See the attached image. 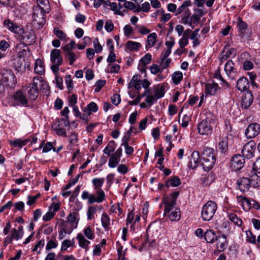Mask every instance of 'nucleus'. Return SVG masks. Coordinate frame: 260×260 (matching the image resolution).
Instances as JSON below:
<instances>
[{
	"mask_svg": "<svg viewBox=\"0 0 260 260\" xmlns=\"http://www.w3.org/2000/svg\"><path fill=\"white\" fill-rule=\"evenodd\" d=\"M168 197H166L163 200V203L165 204V213L167 214V213H169L172 209V208L175 205L173 204L171 202H170L169 200Z\"/></svg>",
	"mask_w": 260,
	"mask_h": 260,
	"instance_id": "obj_41",
	"label": "nucleus"
},
{
	"mask_svg": "<svg viewBox=\"0 0 260 260\" xmlns=\"http://www.w3.org/2000/svg\"><path fill=\"white\" fill-rule=\"evenodd\" d=\"M190 13L189 10L186 11L184 15L182 18V21L183 23L184 24H188L190 26H192V21H191V18H190Z\"/></svg>",
	"mask_w": 260,
	"mask_h": 260,
	"instance_id": "obj_49",
	"label": "nucleus"
},
{
	"mask_svg": "<svg viewBox=\"0 0 260 260\" xmlns=\"http://www.w3.org/2000/svg\"><path fill=\"white\" fill-rule=\"evenodd\" d=\"M255 149V144L253 141L247 143L243 146L241 152L244 157L250 158L254 156V152Z\"/></svg>",
	"mask_w": 260,
	"mask_h": 260,
	"instance_id": "obj_7",
	"label": "nucleus"
},
{
	"mask_svg": "<svg viewBox=\"0 0 260 260\" xmlns=\"http://www.w3.org/2000/svg\"><path fill=\"white\" fill-rule=\"evenodd\" d=\"M65 56L69 60V63L72 65L76 59V54L72 51L71 52L66 53Z\"/></svg>",
	"mask_w": 260,
	"mask_h": 260,
	"instance_id": "obj_51",
	"label": "nucleus"
},
{
	"mask_svg": "<svg viewBox=\"0 0 260 260\" xmlns=\"http://www.w3.org/2000/svg\"><path fill=\"white\" fill-rule=\"evenodd\" d=\"M249 87V82L246 77L244 76L241 77L237 81L236 88L237 89L241 91H245L247 90Z\"/></svg>",
	"mask_w": 260,
	"mask_h": 260,
	"instance_id": "obj_12",
	"label": "nucleus"
},
{
	"mask_svg": "<svg viewBox=\"0 0 260 260\" xmlns=\"http://www.w3.org/2000/svg\"><path fill=\"white\" fill-rule=\"evenodd\" d=\"M37 5L34 7H38L41 11L46 13L50 12V6L48 0H37Z\"/></svg>",
	"mask_w": 260,
	"mask_h": 260,
	"instance_id": "obj_26",
	"label": "nucleus"
},
{
	"mask_svg": "<svg viewBox=\"0 0 260 260\" xmlns=\"http://www.w3.org/2000/svg\"><path fill=\"white\" fill-rule=\"evenodd\" d=\"M216 248L218 251H223L228 246L226 237L225 235L219 234L217 238Z\"/></svg>",
	"mask_w": 260,
	"mask_h": 260,
	"instance_id": "obj_11",
	"label": "nucleus"
},
{
	"mask_svg": "<svg viewBox=\"0 0 260 260\" xmlns=\"http://www.w3.org/2000/svg\"><path fill=\"white\" fill-rule=\"evenodd\" d=\"M3 25L12 32L18 34L21 31L20 27L10 19L5 20L3 22Z\"/></svg>",
	"mask_w": 260,
	"mask_h": 260,
	"instance_id": "obj_18",
	"label": "nucleus"
},
{
	"mask_svg": "<svg viewBox=\"0 0 260 260\" xmlns=\"http://www.w3.org/2000/svg\"><path fill=\"white\" fill-rule=\"evenodd\" d=\"M46 13L41 11L38 7H33V23L34 25L38 28L43 27L46 23Z\"/></svg>",
	"mask_w": 260,
	"mask_h": 260,
	"instance_id": "obj_3",
	"label": "nucleus"
},
{
	"mask_svg": "<svg viewBox=\"0 0 260 260\" xmlns=\"http://www.w3.org/2000/svg\"><path fill=\"white\" fill-rule=\"evenodd\" d=\"M183 75L182 72L180 71H177L174 72L172 76V79L174 84L177 85L182 80Z\"/></svg>",
	"mask_w": 260,
	"mask_h": 260,
	"instance_id": "obj_39",
	"label": "nucleus"
},
{
	"mask_svg": "<svg viewBox=\"0 0 260 260\" xmlns=\"http://www.w3.org/2000/svg\"><path fill=\"white\" fill-rule=\"evenodd\" d=\"M77 215V213L72 212L70 213L67 218V221L69 222L70 224L73 225H76L77 226L78 221H76V216Z\"/></svg>",
	"mask_w": 260,
	"mask_h": 260,
	"instance_id": "obj_44",
	"label": "nucleus"
},
{
	"mask_svg": "<svg viewBox=\"0 0 260 260\" xmlns=\"http://www.w3.org/2000/svg\"><path fill=\"white\" fill-rule=\"evenodd\" d=\"M200 161L203 169L206 171H209L213 168L216 162V159L205 158V159H201Z\"/></svg>",
	"mask_w": 260,
	"mask_h": 260,
	"instance_id": "obj_21",
	"label": "nucleus"
},
{
	"mask_svg": "<svg viewBox=\"0 0 260 260\" xmlns=\"http://www.w3.org/2000/svg\"><path fill=\"white\" fill-rule=\"evenodd\" d=\"M179 194V191H174L173 192L170 197H168L169 198V200L170 202H171L173 204H176V199Z\"/></svg>",
	"mask_w": 260,
	"mask_h": 260,
	"instance_id": "obj_58",
	"label": "nucleus"
},
{
	"mask_svg": "<svg viewBox=\"0 0 260 260\" xmlns=\"http://www.w3.org/2000/svg\"><path fill=\"white\" fill-rule=\"evenodd\" d=\"M85 236L89 239L92 240L94 238V234L92 233L91 228L88 226L84 231Z\"/></svg>",
	"mask_w": 260,
	"mask_h": 260,
	"instance_id": "obj_59",
	"label": "nucleus"
},
{
	"mask_svg": "<svg viewBox=\"0 0 260 260\" xmlns=\"http://www.w3.org/2000/svg\"><path fill=\"white\" fill-rule=\"evenodd\" d=\"M22 47H23L24 48L22 49L21 51H19L18 53V57H20V56L23 57L24 55H26L27 51H29L28 47H27V45H26L24 43H21L18 45L17 48H20V49H21Z\"/></svg>",
	"mask_w": 260,
	"mask_h": 260,
	"instance_id": "obj_47",
	"label": "nucleus"
},
{
	"mask_svg": "<svg viewBox=\"0 0 260 260\" xmlns=\"http://www.w3.org/2000/svg\"><path fill=\"white\" fill-rule=\"evenodd\" d=\"M77 239L79 241V246L83 248L86 250L88 249V245L90 244V241L86 240L82 234H78Z\"/></svg>",
	"mask_w": 260,
	"mask_h": 260,
	"instance_id": "obj_32",
	"label": "nucleus"
},
{
	"mask_svg": "<svg viewBox=\"0 0 260 260\" xmlns=\"http://www.w3.org/2000/svg\"><path fill=\"white\" fill-rule=\"evenodd\" d=\"M94 48L96 53H99L102 51L103 47L99 42V40L97 38H95L93 41Z\"/></svg>",
	"mask_w": 260,
	"mask_h": 260,
	"instance_id": "obj_62",
	"label": "nucleus"
},
{
	"mask_svg": "<svg viewBox=\"0 0 260 260\" xmlns=\"http://www.w3.org/2000/svg\"><path fill=\"white\" fill-rule=\"evenodd\" d=\"M105 181L104 178H94L92 180V183L94 186L95 189H99L101 187Z\"/></svg>",
	"mask_w": 260,
	"mask_h": 260,
	"instance_id": "obj_50",
	"label": "nucleus"
},
{
	"mask_svg": "<svg viewBox=\"0 0 260 260\" xmlns=\"http://www.w3.org/2000/svg\"><path fill=\"white\" fill-rule=\"evenodd\" d=\"M87 109L90 113L91 112H96L98 110V107L95 103L92 102L88 105Z\"/></svg>",
	"mask_w": 260,
	"mask_h": 260,
	"instance_id": "obj_61",
	"label": "nucleus"
},
{
	"mask_svg": "<svg viewBox=\"0 0 260 260\" xmlns=\"http://www.w3.org/2000/svg\"><path fill=\"white\" fill-rule=\"evenodd\" d=\"M181 217L180 212L179 209H176L169 215V218L171 221H178Z\"/></svg>",
	"mask_w": 260,
	"mask_h": 260,
	"instance_id": "obj_43",
	"label": "nucleus"
},
{
	"mask_svg": "<svg viewBox=\"0 0 260 260\" xmlns=\"http://www.w3.org/2000/svg\"><path fill=\"white\" fill-rule=\"evenodd\" d=\"M224 71L229 76H233L237 72L235 64L232 60H229L224 66Z\"/></svg>",
	"mask_w": 260,
	"mask_h": 260,
	"instance_id": "obj_20",
	"label": "nucleus"
},
{
	"mask_svg": "<svg viewBox=\"0 0 260 260\" xmlns=\"http://www.w3.org/2000/svg\"><path fill=\"white\" fill-rule=\"evenodd\" d=\"M21 39L26 45H30L36 42L35 34L29 32H23V34L21 36Z\"/></svg>",
	"mask_w": 260,
	"mask_h": 260,
	"instance_id": "obj_16",
	"label": "nucleus"
},
{
	"mask_svg": "<svg viewBox=\"0 0 260 260\" xmlns=\"http://www.w3.org/2000/svg\"><path fill=\"white\" fill-rule=\"evenodd\" d=\"M245 161V158L243 156L240 154H236L231 159V167L235 171H239L243 167Z\"/></svg>",
	"mask_w": 260,
	"mask_h": 260,
	"instance_id": "obj_6",
	"label": "nucleus"
},
{
	"mask_svg": "<svg viewBox=\"0 0 260 260\" xmlns=\"http://www.w3.org/2000/svg\"><path fill=\"white\" fill-rule=\"evenodd\" d=\"M253 171L260 174V158L257 159V160L253 164Z\"/></svg>",
	"mask_w": 260,
	"mask_h": 260,
	"instance_id": "obj_64",
	"label": "nucleus"
},
{
	"mask_svg": "<svg viewBox=\"0 0 260 260\" xmlns=\"http://www.w3.org/2000/svg\"><path fill=\"white\" fill-rule=\"evenodd\" d=\"M214 122L213 118H206L203 120L198 126V132L202 135H208L212 132V125Z\"/></svg>",
	"mask_w": 260,
	"mask_h": 260,
	"instance_id": "obj_4",
	"label": "nucleus"
},
{
	"mask_svg": "<svg viewBox=\"0 0 260 260\" xmlns=\"http://www.w3.org/2000/svg\"><path fill=\"white\" fill-rule=\"evenodd\" d=\"M253 102V95L251 91H248L242 96L241 106L242 108L247 109Z\"/></svg>",
	"mask_w": 260,
	"mask_h": 260,
	"instance_id": "obj_10",
	"label": "nucleus"
},
{
	"mask_svg": "<svg viewBox=\"0 0 260 260\" xmlns=\"http://www.w3.org/2000/svg\"><path fill=\"white\" fill-rule=\"evenodd\" d=\"M156 39L157 35L155 32L151 33L148 36L147 43L149 47H152L155 45Z\"/></svg>",
	"mask_w": 260,
	"mask_h": 260,
	"instance_id": "obj_40",
	"label": "nucleus"
},
{
	"mask_svg": "<svg viewBox=\"0 0 260 260\" xmlns=\"http://www.w3.org/2000/svg\"><path fill=\"white\" fill-rule=\"evenodd\" d=\"M218 235L213 230H207L204 233V238L208 243H213L217 240Z\"/></svg>",
	"mask_w": 260,
	"mask_h": 260,
	"instance_id": "obj_23",
	"label": "nucleus"
},
{
	"mask_svg": "<svg viewBox=\"0 0 260 260\" xmlns=\"http://www.w3.org/2000/svg\"><path fill=\"white\" fill-rule=\"evenodd\" d=\"M126 46L127 49L131 51H138L139 49L141 47V44L140 43L133 42L132 41H128L126 43Z\"/></svg>",
	"mask_w": 260,
	"mask_h": 260,
	"instance_id": "obj_34",
	"label": "nucleus"
},
{
	"mask_svg": "<svg viewBox=\"0 0 260 260\" xmlns=\"http://www.w3.org/2000/svg\"><path fill=\"white\" fill-rule=\"evenodd\" d=\"M238 201L241 202L242 206L245 210H249L251 208L252 205L248 199L244 196H240L237 197Z\"/></svg>",
	"mask_w": 260,
	"mask_h": 260,
	"instance_id": "obj_27",
	"label": "nucleus"
},
{
	"mask_svg": "<svg viewBox=\"0 0 260 260\" xmlns=\"http://www.w3.org/2000/svg\"><path fill=\"white\" fill-rule=\"evenodd\" d=\"M208 158L210 159H216L215 155L214 153V150L210 148H206L203 150L201 155V159Z\"/></svg>",
	"mask_w": 260,
	"mask_h": 260,
	"instance_id": "obj_28",
	"label": "nucleus"
},
{
	"mask_svg": "<svg viewBox=\"0 0 260 260\" xmlns=\"http://www.w3.org/2000/svg\"><path fill=\"white\" fill-rule=\"evenodd\" d=\"M243 67L244 70H250L254 67L253 63L249 60H246L243 63Z\"/></svg>",
	"mask_w": 260,
	"mask_h": 260,
	"instance_id": "obj_63",
	"label": "nucleus"
},
{
	"mask_svg": "<svg viewBox=\"0 0 260 260\" xmlns=\"http://www.w3.org/2000/svg\"><path fill=\"white\" fill-rule=\"evenodd\" d=\"M60 226L61 230H62L65 234H70L72 232L73 229L76 228V225H71L67 221L61 219Z\"/></svg>",
	"mask_w": 260,
	"mask_h": 260,
	"instance_id": "obj_25",
	"label": "nucleus"
},
{
	"mask_svg": "<svg viewBox=\"0 0 260 260\" xmlns=\"http://www.w3.org/2000/svg\"><path fill=\"white\" fill-rule=\"evenodd\" d=\"M247 178L254 187H258L260 185V177L258 176L257 172L254 171H251Z\"/></svg>",
	"mask_w": 260,
	"mask_h": 260,
	"instance_id": "obj_19",
	"label": "nucleus"
},
{
	"mask_svg": "<svg viewBox=\"0 0 260 260\" xmlns=\"http://www.w3.org/2000/svg\"><path fill=\"white\" fill-rule=\"evenodd\" d=\"M122 145L124 146L126 154L131 155L133 153L134 151V148L129 146L128 142H122Z\"/></svg>",
	"mask_w": 260,
	"mask_h": 260,
	"instance_id": "obj_54",
	"label": "nucleus"
},
{
	"mask_svg": "<svg viewBox=\"0 0 260 260\" xmlns=\"http://www.w3.org/2000/svg\"><path fill=\"white\" fill-rule=\"evenodd\" d=\"M12 97L17 105L28 107L27 99L22 91L17 90Z\"/></svg>",
	"mask_w": 260,
	"mask_h": 260,
	"instance_id": "obj_8",
	"label": "nucleus"
},
{
	"mask_svg": "<svg viewBox=\"0 0 260 260\" xmlns=\"http://www.w3.org/2000/svg\"><path fill=\"white\" fill-rule=\"evenodd\" d=\"M151 60V55L150 53H147L140 60V62L144 64H148L150 63Z\"/></svg>",
	"mask_w": 260,
	"mask_h": 260,
	"instance_id": "obj_55",
	"label": "nucleus"
},
{
	"mask_svg": "<svg viewBox=\"0 0 260 260\" xmlns=\"http://www.w3.org/2000/svg\"><path fill=\"white\" fill-rule=\"evenodd\" d=\"M150 72L152 74H156L158 73H161L163 70L162 68L160 69L157 64H153L150 67Z\"/></svg>",
	"mask_w": 260,
	"mask_h": 260,
	"instance_id": "obj_57",
	"label": "nucleus"
},
{
	"mask_svg": "<svg viewBox=\"0 0 260 260\" xmlns=\"http://www.w3.org/2000/svg\"><path fill=\"white\" fill-rule=\"evenodd\" d=\"M201 156L199 152L197 151H194L190 157L189 161L188 164V167L192 170L197 168L200 164H201Z\"/></svg>",
	"mask_w": 260,
	"mask_h": 260,
	"instance_id": "obj_9",
	"label": "nucleus"
},
{
	"mask_svg": "<svg viewBox=\"0 0 260 260\" xmlns=\"http://www.w3.org/2000/svg\"><path fill=\"white\" fill-rule=\"evenodd\" d=\"M96 193L97 197H96L95 194H94L93 200L94 201V203H102L103 201L105 200V194L104 191L101 188H100L98 189Z\"/></svg>",
	"mask_w": 260,
	"mask_h": 260,
	"instance_id": "obj_35",
	"label": "nucleus"
},
{
	"mask_svg": "<svg viewBox=\"0 0 260 260\" xmlns=\"http://www.w3.org/2000/svg\"><path fill=\"white\" fill-rule=\"evenodd\" d=\"M111 101L112 103L116 106L119 105L121 101L120 95L117 93L114 94L113 96L111 97Z\"/></svg>",
	"mask_w": 260,
	"mask_h": 260,
	"instance_id": "obj_60",
	"label": "nucleus"
},
{
	"mask_svg": "<svg viewBox=\"0 0 260 260\" xmlns=\"http://www.w3.org/2000/svg\"><path fill=\"white\" fill-rule=\"evenodd\" d=\"M39 90L32 87H30V89L28 90V96L31 100H35L38 96Z\"/></svg>",
	"mask_w": 260,
	"mask_h": 260,
	"instance_id": "obj_42",
	"label": "nucleus"
},
{
	"mask_svg": "<svg viewBox=\"0 0 260 260\" xmlns=\"http://www.w3.org/2000/svg\"><path fill=\"white\" fill-rule=\"evenodd\" d=\"M51 61L53 63H62V59L60 55V51L57 49H53L50 54Z\"/></svg>",
	"mask_w": 260,
	"mask_h": 260,
	"instance_id": "obj_22",
	"label": "nucleus"
},
{
	"mask_svg": "<svg viewBox=\"0 0 260 260\" xmlns=\"http://www.w3.org/2000/svg\"><path fill=\"white\" fill-rule=\"evenodd\" d=\"M217 149L222 154H225L228 152V139L227 137H224L219 141Z\"/></svg>",
	"mask_w": 260,
	"mask_h": 260,
	"instance_id": "obj_24",
	"label": "nucleus"
},
{
	"mask_svg": "<svg viewBox=\"0 0 260 260\" xmlns=\"http://www.w3.org/2000/svg\"><path fill=\"white\" fill-rule=\"evenodd\" d=\"M58 124H57L58 126L62 127H67L70 126V122L69 120V118H61L58 121Z\"/></svg>",
	"mask_w": 260,
	"mask_h": 260,
	"instance_id": "obj_56",
	"label": "nucleus"
},
{
	"mask_svg": "<svg viewBox=\"0 0 260 260\" xmlns=\"http://www.w3.org/2000/svg\"><path fill=\"white\" fill-rule=\"evenodd\" d=\"M154 96L156 98V99L161 98L164 96L165 87L163 84H158L154 86Z\"/></svg>",
	"mask_w": 260,
	"mask_h": 260,
	"instance_id": "obj_30",
	"label": "nucleus"
},
{
	"mask_svg": "<svg viewBox=\"0 0 260 260\" xmlns=\"http://www.w3.org/2000/svg\"><path fill=\"white\" fill-rule=\"evenodd\" d=\"M115 145V143L113 140L110 141L104 150V153L110 156L111 153L114 151Z\"/></svg>",
	"mask_w": 260,
	"mask_h": 260,
	"instance_id": "obj_37",
	"label": "nucleus"
},
{
	"mask_svg": "<svg viewBox=\"0 0 260 260\" xmlns=\"http://www.w3.org/2000/svg\"><path fill=\"white\" fill-rule=\"evenodd\" d=\"M82 199L83 200L88 199V203L90 204H92L94 203V201L93 200L94 194H89L87 191H84L82 192Z\"/></svg>",
	"mask_w": 260,
	"mask_h": 260,
	"instance_id": "obj_46",
	"label": "nucleus"
},
{
	"mask_svg": "<svg viewBox=\"0 0 260 260\" xmlns=\"http://www.w3.org/2000/svg\"><path fill=\"white\" fill-rule=\"evenodd\" d=\"M219 90L220 87L216 83H208L205 85V92L206 94L215 95L218 93V91Z\"/></svg>",
	"mask_w": 260,
	"mask_h": 260,
	"instance_id": "obj_14",
	"label": "nucleus"
},
{
	"mask_svg": "<svg viewBox=\"0 0 260 260\" xmlns=\"http://www.w3.org/2000/svg\"><path fill=\"white\" fill-rule=\"evenodd\" d=\"M106 84V80H99L95 84V92H98L100 91L101 88Z\"/></svg>",
	"mask_w": 260,
	"mask_h": 260,
	"instance_id": "obj_53",
	"label": "nucleus"
},
{
	"mask_svg": "<svg viewBox=\"0 0 260 260\" xmlns=\"http://www.w3.org/2000/svg\"><path fill=\"white\" fill-rule=\"evenodd\" d=\"M237 184L239 186L240 190L242 192H245L248 190L250 185V181L247 177H243L240 178L237 182Z\"/></svg>",
	"mask_w": 260,
	"mask_h": 260,
	"instance_id": "obj_17",
	"label": "nucleus"
},
{
	"mask_svg": "<svg viewBox=\"0 0 260 260\" xmlns=\"http://www.w3.org/2000/svg\"><path fill=\"white\" fill-rule=\"evenodd\" d=\"M26 63L23 57L20 56L14 60V67L17 72L23 73L25 71Z\"/></svg>",
	"mask_w": 260,
	"mask_h": 260,
	"instance_id": "obj_13",
	"label": "nucleus"
},
{
	"mask_svg": "<svg viewBox=\"0 0 260 260\" xmlns=\"http://www.w3.org/2000/svg\"><path fill=\"white\" fill-rule=\"evenodd\" d=\"M31 87L36 88L38 90L47 89L48 88L47 84L43 81L42 78L37 76L34 78V82Z\"/></svg>",
	"mask_w": 260,
	"mask_h": 260,
	"instance_id": "obj_15",
	"label": "nucleus"
},
{
	"mask_svg": "<svg viewBox=\"0 0 260 260\" xmlns=\"http://www.w3.org/2000/svg\"><path fill=\"white\" fill-rule=\"evenodd\" d=\"M1 75L3 81L7 86L14 88L17 84L16 77L11 69L3 68L1 69Z\"/></svg>",
	"mask_w": 260,
	"mask_h": 260,
	"instance_id": "obj_2",
	"label": "nucleus"
},
{
	"mask_svg": "<svg viewBox=\"0 0 260 260\" xmlns=\"http://www.w3.org/2000/svg\"><path fill=\"white\" fill-rule=\"evenodd\" d=\"M260 133V125L256 122L249 124L245 130V135L248 139L257 136Z\"/></svg>",
	"mask_w": 260,
	"mask_h": 260,
	"instance_id": "obj_5",
	"label": "nucleus"
},
{
	"mask_svg": "<svg viewBox=\"0 0 260 260\" xmlns=\"http://www.w3.org/2000/svg\"><path fill=\"white\" fill-rule=\"evenodd\" d=\"M54 34L60 40H65L67 38L66 34L58 27H55L53 30Z\"/></svg>",
	"mask_w": 260,
	"mask_h": 260,
	"instance_id": "obj_48",
	"label": "nucleus"
},
{
	"mask_svg": "<svg viewBox=\"0 0 260 260\" xmlns=\"http://www.w3.org/2000/svg\"><path fill=\"white\" fill-rule=\"evenodd\" d=\"M57 245L58 243L57 241L53 240H49L47 243L46 249L48 251H49L52 248H56Z\"/></svg>",
	"mask_w": 260,
	"mask_h": 260,
	"instance_id": "obj_52",
	"label": "nucleus"
},
{
	"mask_svg": "<svg viewBox=\"0 0 260 260\" xmlns=\"http://www.w3.org/2000/svg\"><path fill=\"white\" fill-rule=\"evenodd\" d=\"M217 209L216 203L212 201H208L203 207L201 216L204 221H209L214 216Z\"/></svg>",
	"mask_w": 260,
	"mask_h": 260,
	"instance_id": "obj_1",
	"label": "nucleus"
},
{
	"mask_svg": "<svg viewBox=\"0 0 260 260\" xmlns=\"http://www.w3.org/2000/svg\"><path fill=\"white\" fill-rule=\"evenodd\" d=\"M181 182V180L178 176H172L166 181L165 185L167 188L170 186L176 187L179 186Z\"/></svg>",
	"mask_w": 260,
	"mask_h": 260,
	"instance_id": "obj_29",
	"label": "nucleus"
},
{
	"mask_svg": "<svg viewBox=\"0 0 260 260\" xmlns=\"http://www.w3.org/2000/svg\"><path fill=\"white\" fill-rule=\"evenodd\" d=\"M120 158L114 154H112L109 160V166L111 168H114L117 166L120 161Z\"/></svg>",
	"mask_w": 260,
	"mask_h": 260,
	"instance_id": "obj_36",
	"label": "nucleus"
},
{
	"mask_svg": "<svg viewBox=\"0 0 260 260\" xmlns=\"http://www.w3.org/2000/svg\"><path fill=\"white\" fill-rule=\"evenodd\" d=\"M102 224L103 228L107 230L108 227L110 224V218L106 213H103L101 218Z\"/></svg>",
	"mask_w": 260,
	"mask_h": 260,
	"instance_id": "obj_45",
	"label": "nucleus"
},
{
	"mask_svg": "<svg viewBox=\"0 0 260 260\" xmlns=\"http://www.w3.org/2000/svg\"><path fill=\"white\" fill-rule=\"evenodd\" d=\"M229 219L235 225L240 226L243 222L241 218H239L237 215L234 213H230L228 214Z\"/></svg>",
	"mask_w": 260,
	"mask_h": 260,
	"instance_id": "obj_38",
	"label": "nucleus"
},
{
	"mask_svg": "<svg viewBox=\"0 0 260 260\" xmlns=\"http://www.w3.org/2000/svg\"><path fill=\"white\" fill-rule=\"evenodd\" d=\"M35 72L39 75L43 74L45 72V68L43 61L40 59H38L35 64Z\"/></svg>",
	"mask_w": 260,
	"mask_h": 260,
	"instance_id": "obj_31",
	"label": "nucleus"
},
{
	"mask_svg": "<svg viewBox=\"0 0 260 260\" xmlns=\"http://www.w3.org/2000/svg\"><path fill=\"white\" fill-rule=\"evenodd\" d=\"M237 26L238 27L239 36L242 37L247 28V24L246 22H244L240 17H239L237 22Z\"/></svg>",
	"mask_w": 260,
	"mask_h": 260,
	"instance_id": "obj_33",
	"label": "nucleus"
}]
</instances>
